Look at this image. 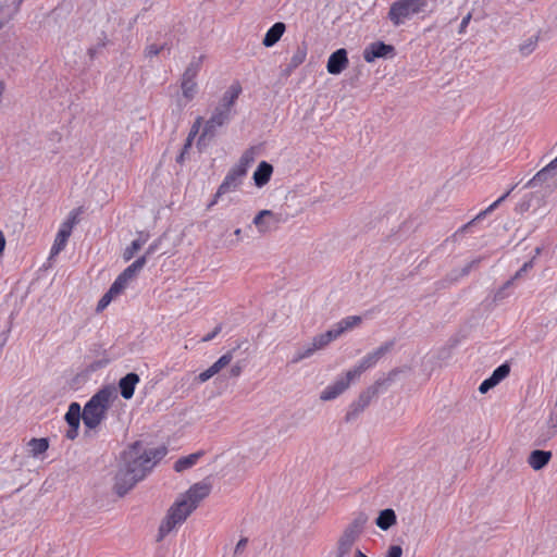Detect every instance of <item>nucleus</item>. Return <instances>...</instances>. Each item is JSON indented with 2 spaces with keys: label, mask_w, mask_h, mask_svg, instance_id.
<instances>
[{
  "label": "nucleus",
  "mask_w": 557,
  "mask_h": 557,
  "mask_svg": "<svg viewBox=\"0 0 557 557\" xmlns=\"http://www.w3.org/2000/svg\"><path fill=\"white\" fill-rule=\"evenodd\" d=\"M154 246L147 248L143 255H140L131 265H128L123 272L126 273L132 281H135L139 272L143 270L147 262V259L154 252Z\"/></svg>",
  "instance_id": "obj_18"
},
{
  "label": "nucleus",
  "mask_w": 557,
  "mask_h": 557,
  "mask_svg": "<svg viewBox=\"0 0 557 557\" xmlns=\"http://www.w3.org/2000/svg\"><path fill=\"white\" fill-rule=\"evenodd\" d=\"M164 47H165L164 45H162V46H158L156 44L148 45L145 49V57L153 58V57L158 55L164 49Z\"/></svg>",
  "instance_id": "obj_45"
},
{
  "label": "nucleus",
  "mask_w": 557,
  "mask_h": 557,
  "mask_svg": "<svg viewBox=\"0 0 557 557\" xmlns=\"http://www.w3.org/2000/svg\"><path fill=\"white\" fill-rule=\"evenodd\" d=\"M265 219H270L274 221V214L270 210L260 211L253 219V223L260 231H267L268 226L264 224Z\"/></svg>",
  "instance_id": "obj_38"
},
{
  "label": "nucleus",
  "mask_w": 557,
  "mask_h": 557,
  "mask_svg": "<svg viewBox=\"0 0 557 557\" xmlns=\"http://www.w3.org/2000/svg\"><path fill=\"white\" fill-rule=\"evenodd\" d=\"M233 360V352L232 351H228L226 352L225 355H223L222 357H220L215 362H214V366H216L218 370H222L224 369L226 366H228L231 363V361Z\"/></svg>",
  "instance_id": "obj_43"
},
{
  "label": "nucleus",
  "mask_w": 557,
  "mask_h": 557,
  "mask_svg": "<svg viewBox=\"0 0 557 557\" xmlns=\"http://www.w3.org/2000/svg\"><path fill=\"white\" fill-rule=\"evenodd\" d=\"M478 261L476 260H473L472 262H470L468 265H466L463 269H462V275H467L470 271V269Z\"/></svg>",
  "instance_id": "obj_58"
},
{
  "label": "nucleus",
  "mask_w": 557,
  "mask_h": 557,
  "mask_svg": "<svg viewBox=\"0 0 557 557\" xmlns=\"http://www.w3.org/2000/svg\"><path fill=\"white\" fill-rule=\"evenodd\" d=\"M496 386V383L491 379H486L484 380L481 385L479 386V392L481 394H485L487 393L491 388L495 387Z\"/></svg>",
  "instance_id": "obj_47"
},
{
  "label": "nucleus",
  "mask_w": 557,
  "mask_h": 557,
  "mask_svg": "<svg viewBox=\"0 0 557 557\" xmlns=\"http://www.w3.org/2000/svg\"><path fill=\"white\" fill-rule=\"evenodd\" d=\"M552 170H554V168L549 166L548 164L547 166L539 171L530 181H528L524 187L532 188L535 187L539 182H544Z\"/></svg>",
  "instance_id": "obj_35"
},
{
  "label": "nucleus",
  "mask_w": 557,
  "mask_h": 557,
  "mask_svg": "<svg viewBox=\"0 0 557 557\" xmlns=\"http://www.w3.org/2000/svg\"><path fill=\"white\" fill-rule=\"evenodd\" d=\"M231 117V110L218 104L213 110L210 119L206 122L201 138L205 136H213L216 128L223 126Z\"/></svg>",
  "instance_id": "obj_10"
},
{
  "label": "nucleus",
  "mask_w": 557,
  "mask_h": 557,
  "mask_svg": "<svg viewBox=\"0 0 557 557\" xmlns=\"http://www.w3.org/2000/svg\"><path fill=\"white\" fill-rule=\"evenodd\" d=\"M166 455L165 447L149 448L140 442L134 443L121 456L114 478V491L125 495Z\"/></svg>",
  "instance_id": "obj_1"
},
{
  "label": "nucleus",
  "mask_w": 557,
  "mask_h": 557,
  "mask_svg": "<svg viewBox=\"0 0 557 557\" xmlns=\"http://www.w3.org/2000/svg\"><path fill=\"white\" fill-rule=\"evenodd\" d=\"M114 398L113 392L108 388L95 394L84 407L82 414L84 425L89 430L98 428L106 418L107 410Z\"/></svg>",
  "instance_id": "obj_2"
},
{
  "label": "nucleus",
  "mask_w": 557,
  "mask_h": 557,
  "mask_svg": "<svg viewBox=\"0 0 557 557\" xmlns=\"http://www.w3.org/2000/svg\"><path fill=\"white\" fill-rule=\"evenodd\" d=\"M550 458V451L536 449L530 454L528 463L533 470L539 471L549 462Z\"/></svg>",
  "instance_id": "obj_22"
},
{
  "label": "nucleus",
  "mask_w": 557,
  "mask_h": 557,
  "mask_svg": "<svg viewBox=\"0 0 557 557\" xmlns=\"http://www.w3.org/2000/svg\"><path fill=\"white\" fill-rule=\"evenodd\" d=\"M542 252V248L541 247H535L534 248V255L532 257V259L528 262H524L523 265L520 268V270H518L516 272V274L510 278L508 280L496 293H495V296H494V299L495 300H503L506 295H505V289L510 287L512 284H513V281L520 278L524 273H527L532 267H533V261L534 259L540 256Z\"/></svg>",
  "instance_id": "obj_15"
},
{
  "label": "nucleus",
  "mask_w": 557,
  "mask_h": 557,
  "mask_svg": "<svg viewBox=\"0 0 557 557\" xmlns=\"http://www.w3.org/2000/svg\"><path fill=\"white\" fill-rule=\"evenodd\" d=\"M317 349L313 347L312 342L299 348L293 356L292 362L298 363L304 359L310 358Z\"/></svg>",
  "instance_id": "obj_31"
},
{
  "label": "nucleus",
  "mask_w": 557,
  "mask_h": 557,
  "mask_svg": "<svg viewBox=\"0 0 557 557\" xmlns=\"http://www.w3.org/2000/svg\"><path fill=\"white\" fill-rule=\"evenodd\" d=\"M209 369V372H211L212 375H215L220 372V370H218L216 366H214V363L208 368Z\"/></svg>",
  "instance_id": "obj_61"
},
{
  "label": "nucleus",
  "mask_w": 557,
  "mask_h": 557,
  "mask_svg": "<svg viewBox=\"0 0 557 557\" xmlns=\"http://www.w3.org/2000/svg\"><path fill=\"white\" fill-rule=\"evenodd\" d=\"M242 92V86L239 83L232 84L227 90L223 94L219 104L232 111V107Z\"/></svg>",
  "instance_id": "obj_25"
},
{
  "label": "nucleus",
  "mask_w": 557,
  "mask_h": 557,
  "mask_svg": "<svg viewBox=\"0 0 557 557\" xmlns=\"http://www.w3.org/2000/svg\"><path fill=\"white\" fill-rule=\"evenodd\" d=\"M349 60L347 57V50L344 48L334 51L327 60L326 70L332 75H338L347 69Z\"/></svg>",
  "instance_id": "obj_14"
},
{
  "label": "nucleus",
  "mask_w": 557,
  "mask_h": 557,
  "mask_svg": "<svg viewBox=\"0 0 557 557\" xmlns=\"http://www.w3.org/2000/svg\"><path fill=\"white\" fill-rule=\"evenodd\" d=\"M140 248L141 246H129L125 249V251L123 252V258L125 261H128L131 260L132 258L136 257L137 258L141 255L140 253Z\"/></svg>",
  "instance_id": "obj_46"
},
{
  "label": "nucleus",
  "mask_w": 557,
  "mask_h": 557,
  "mask_svg": "<svg viewBox=\"0 0 557 557\" xmlns=\"http://www.w3.org/2000/svg\"><path fill=\"white\" fill-rule=\"evenodd\" d=\"M337 338L333 329L331 327L325 333L319 334L312 338L313 347L318 350L325 348L331 342Z\"/></svg>",
  "instance_id": "obj_28"
},
{
  "label": "nucleus",
  "mask_w": 557,
  "mask_h": 557,
  "mask_svg": "<svg viewBox=\"0 0 557 557\" xmlns=\"http://www.w3.org/2000/svg\"><path fill=\"white\" fill-rule=\"evenodd\" d=\"M106 46V40L103 39L101 42H99L97 46L95 47H90L87 51L88 55L94 59L96 57V54L98 53V50L100 48H103Z\"/></svg>",
  "instance_id": "obj_51"
},
{
  "label": "nucleus",
  "mask_w": 557,
  "mask_h": 557,
  "mask_svg": "<svg viewBox=\"0 0 557 557\" xmlns=\"http://www.w3.org/2000/svg\"><path fill=\"white\" fill-rule=\"evenodd\" d=\"M472 18V13L469 12L462 20L458 28L459 34H465L467 30V27Z\"/></svg>",
  "instance_id": "obj_49"
},
{
  "label": "nucleus",
  "mask_w": 557,
  "mask_h": 557,
  "mask_svg": "<svg viewBox=\"0 0 557 557\" xmlns=\"http://www.w3.org/2000/svg\"><path fill=\"white\" fill-rule=\"evenodd\" d=\"M396 523V513L393 509H384L379 513L375 524L383 531L388 530Z\"/></svg>",
  "instance_id": "obj_27"
},
{
  "label": "nucleus",
  "mask_w": 557,
  "mask_h": 557,
  "mask_svg": "<svg viewBox=\"0 0 557 557\" xmlns=\"http://www.w3.org/2000/svg\"><path fill=\"white\" fill-rule=\"evenodd\" d=\"M201 123H202V117H200V116L197 117V120L195 121V123H194V125L191 127V131L189 133L188 143L190 141L191 137L195 136L198 133Z\"/></svg>",
  "instance_id": "obj_50"
},
{
  "label": "nucleus",
  "mask_w": 557,
  "mask_h": 557,
  "mask_svg": "<svg viewBox=\"0 0 557 557\" xmlns=\"http://www.w3.org/2000/svg\"><path fill=\"white\" fill-rule=\"evenodd\" d=\"M139 382V376L136 373H128L119 382L121 395L124 399H131L134 395L136 385Z\"/></svg>",
  "instance_id": "obj_20"
},
{
  "label": "nucleus",
  "mask_w": 557,
  "mask_h": 557,
  "mask_svg": "<svg viewBox=\"0 0 557 557\" xmlns=\"http://www.w3.org/2000/svg\"><path fill=\"white\" fill-rule=\"evenodd\" d=\"M83 412H81V407L76 403H72L69 407V410L65 414V420L69 423L70 428H78L79 421Z\"/></svg>",
  "instance_id": "obj_29"
},
{
  "label": "nucleus",
  "mask_w": 557,
  "mask_h": 557,
  "mask_svg": "<svg viewBox=\"0 0 557 557\" xmlns=\"http://www.w3.org/2000/svg\"><path fill=\"white\" fill-rule=\"evenodd\" d=\"M510 367L507 363H504L496 368L492 375L490 376L496 385L499 384L504 379H506L509 375Z\"/></svg>",
  "instance_id": "obj_39"
},
{
  "label": "nucleus",
  "mask_w": 557,
  "mask_h": 557,
  "mask_svg": "<svg viewBox=\"0 0 557 557\" xmlns=\"http://www.w3.org/2000/svg\"><path fill=\"white\" fill-rule=\"evenodd\" d=\"M242 373V367L237 363L232 366L231 368V375L232 376H238Z\"/></svg>",
  "instance_id": "obj_55"
},
{
  "label": "nucleus",
  "mask_w": 557,
  "mask_h": 557,
  "mask_svg": "<svg viewBox=\"0 0 557 557\" xmlns=\"http://www.w3.org/2000/svg\"><path fill=\"white\" fill-rule=\"evenodd\" d=\"M211 491V486L208 483L200 482L194 484L182 497L194 510L197 508L199 503L206 498Z\"/></svg>",
  "instance_id": "obj_11"
},
{
  "label": "nucleus",
  "mask_w": 557,
  "mask_h": 557,
  "mask_svg": "<svg viewBox=\"0 0 557 557\" xmlns=\"http://www.w3.org/2000/svg\"><path fill=\"white\" fill-rule=\"evenodd\" d=\"M203 55L193 58L184 71L181 81L182 94L187 100H191L198 90L196 77L200 71Z\"/></svg>",
  "instance_id": "obj_6"
},
{
  "label": "nucleus",
  "mask_w": 557,
  "mask_h": 557,
  "mask_svg": "<svg viewBox=\"0 0 557 557\" xmlns=\"http://www.w3.org/2000/svg\"><path fill=\"white\" fill-rule=\"evenodd\" d=\"M28 446L33 456H38L48 449L49 444L46 438H33L29 441Z\"/></svg>",
  "instance_id": "obj_33"
},
{
  "label": "nucleus",
  "mask_w": 557,
  "mask_h": 557,
  "mask_svg": "<svg viewBox=\"0 0 557 557\" xmlns=\"http://www.w3.org/2000/svg\"><path fill=\"white\" fill-rule=\"evenodd\" d=\"M362 322V318L360 315H349L337 323H335L332 329L334 333L336 334L337 338L342 336L347 331H350L357 326H359Z\"/></svg>",
  "instance_id": "obj_21"
},
{
  "label": "nucleus",
  "mask_w": 557,
  "mask_h": 557,
  "mask_svg": "<svg viewBox=\"0 0 557 557\" xmlns=\"http://www.w3.org/2000/svg\"><path fill=\"white\" fill-rule=\"evenodd\" d=\"M356 380L355 376L349 375V370L342 376L337 377L335 382L327 385L320 394V399L323 401H330L337 398L345 391H347L350 384Z\"/></svg>",
  "instance_id": "obj_9"
},
{
  "label": "nucleus",
  "mask_w": 557,
  "mask_h": 557,
  "mask_svg": "<svg viewBox=\"0 0 557 557\" xmlns=\"http://www.w3.org/2000/svg\"><path fill=\"white\" fill-rule=\"evenodd\" d=\"M81 213H82L81 208L74 209L69 213L66 220L61 224V226L55 235L53 244H65L66 243V240L69 239V237L72 233L74 225H76L79 221Z\"/></svg>",
  "instance_id": "obj_13"
},
{
  "label": "nucleus",
  "mask_w": 557,
  "mask_h": 557,
  "mask_svg": "<svg viewBox=\"0 0 557 557\" xmlns=\"http://www.w3.org/2000/svg\"><path fill=\"white\" fill-rule=\"evenodd\" d=\"M517 187V184L511 186L506 193H504L499 198H497L494 202H492L488 207H486L484 210H481V212L484 214L485 218H487L491 213H493L513 191V189Z\"/></svg>",
  "instance_id": "obj_32"
},
{
  "label": "nucleus",
  "mask_w": 557,
  "mask_h": 557,
  "mask_svg": "<svg viewBox=\"0 0 557 557\" xmlns=\"http://www.w3.org/2000/svg\"><path fill=\"white\" fill-rule=\"evenodd\" d=\"M246 543H247V540H246V539H242V540L237 543V545H236V549H235V550H236V553H237L239 549H242L243 547H245Z\"/></svg>",
  "instance_id": "obj_59"
},
{
  "label": "nucleus",
  "mask_w": 557,
  "mask_h": 557,
  "mask_svg": "<svg viewBox=\"0 0 557 557\" xmlns=\"http://www.w3.org/2000/svg\"><path fill=\"white\" fill-rule=\"evenodd\" d=\"M221 327L218 326L214 329L213 332L209 333L208 335H206L203 338H202V342H209L211 341L212 338H214L216 336V334L220 332Z\"/></svg>",
  "instance_id": "obj_54"
},
{
  "label": "nucleus",
  "mask_w": 557,
  "mask_h": 557,
  "mask_svg": "<svg viewBox=\"0 0 557 557\" xmlns=\"http://www.w3.org/2000/svg\"><path fill=\"white\" fill-rule=\"evenodd\" d=\"M285 24L282 22L275 23L267 33L262 40L263 46L272 47L274 46L283 36L285 32Z\"/></svg>",
  "instance_id": "obj_24"
},
{
  "label": "nucleus",
  "mask_w": 557,
  "mask_h": 557,
  "mask_svg": "<svg viewBox=\"0 0 557 557\" xmlns=\"http://www.w3.org/2000/svg\"><path fill=\"white\" fill-rule=\"evenodd\" d=\"M539 37L532 36L525 39L522 44L519 45V51L522 55H529L534 51L537 46Z\"/></svg>",
  "instance_id": "obj_37"
},
{
  "label": "nucleus",
  "mask_w": 557,
  "mask_h": 557,
  "mask_svg": "<svg viewBox=\"0 0 557 557\" xmlns=\"http://www.w3.org/2000/svg\"><path fill=\"white\" fill-rule=\"evenodd\" d=\"M193 511L194 509L182 497L177 498L159 527V540H162L177 525L182 524Z\"/></svg>",
  "instance_id": "obj_5"
},
{
  "label": "nucleus",
  "mask_w": 557,
  "mask_h": 557,
  "mask_svg": "<svg viewBox=\"0 0 557 557\" xmlns=\"http://www.w3.org/2000/svg\"><path fill=\"white\" fill-rule=\"evenodd\" d=\"M246 175L244 173L232 166L227 172L224 181L219 186L213 200L208 205V208L210 209L212 206H214L221 196L235 191L242 185L243 178Z\"/></svg>",
  "instance_id": "obj_8"
},
{
  "label": "nucleus",
  "mask_w": 557,
  "mask_h": 557,
  "mask_svg": "<svg viewBox=\"0 0 557 557\" xmlns=\"http://www.w3.org/2000/svg\"><path fill=\"white\" fill-rule=\"evenodd\" d=\"M403 548L399 545H392L386 552L385 557H401Z\"/></svg>",
  "instance_id": "obj_48"
},
{
  "label": "nucleus",
  "mask_w": 557,
  "mask_h": 557,
  "mask_svg": "<svg viewBox=\"0 0 557 557\" xmlns=\"http://www.w3.org/2000/svg\"><path fill=\"white\" fill-rule=\"evenodd\" d=\"M549 166L556 169L557 168V157L549 163Z\"/></svg>",
  "instance_id": "obj_64"
},
{
  "label": "nucleus",
  "mask_w": 557,
  "mask_h": 557,
  "mask_svg": "<svg viewBox=\"0 0 557 557\" xmlns=\"http://www.w3.org/2000/svg\"><path fill=\"white\" fill-rule=\"evenodd\" d=\"M273 173V166L267 161H261L253 173V182L256 186L262 187L269 183Z\"/></svg>",
  "instance_id": "obj_23"
},
{
  "label": "nucleus",
  "mask_w": 557,
  "mask_h": 557,
  "mask_svg": "<svg viewBox=\"0 0 557 557\" xmlns=\"http://www.w3.org/2000/svg\"><path fill=\"white\" fill-rule=\"evenodd\" d=\"M428 0H396L388 9L387 18L394 27L406 24L414 15L424 13Z\"/></svg>",
  "instance_id": "obj_3"
},
{
  "label": "nucleus",
  "mask_w": 557,
  "mask_h": 557,
  "mask_svg": "<svg viewBox=\"0 0 557 557\" xmlns=\"http://www.w3.org/2000/svg\"><path fill=\"white\" fill-rule=\"evenodd\" d=\"M209 369V372H211L212 375H215L220 372V370H218L216 366H214V363L208 368Z\"/></svg>",
  "instance_id": "obj_60"
},
{
  "label": "nucleus",
  "mask_w": 557,
  "mask_h": 557,
  "mask_svg": "<svg viewBox=\"0 0 557 557\" xmlns=\"http://www.w3.org/2000/svg\"><path fill=\"white\" fill-rule=\"evenodd\" d=\"M307 50L305 48L298 47L296 52L290 58V62L288 64V70H294L298 67L306 59Z\"/></svg>",
  "instance_id": "obj_40"
},
{
  "label": "nucleus",
  "mask_w": 557,
  "mask_h": 557,
  "mask_svg": "<svg viewBox=\"0 0 557 557\" xmlns=\"http://www.w3.org/2000/svg\"><path fill=\"white\" fill-rule=\"evenodd\" d=\"M154 246L147 248L143 255H140L131 265H128L123 272L126 273L132 281H135L139 272L143 270L147 262V259L154 252Z\"/></svg>",
  "instance_id": "obj_19"
},
{
  "label": "nucleus",
  "mask_w": 557,
  "mask_h": 557,
  "mask_svg": "<svg viewBox=\"0 0 557 557\" xmlns=\"http://www.w3.org/2000/svg\"><path fill=\"white\" fill-rule=\"evenodd\" d=\"M395 48L383 41H375L367 46L363 50V59L368 63L374 62L379 58H386L394 54Z\"/></svg>",
  "instance_id": "obj_12"
},
{
  "label": "nucleus",
  "mask_w": 557,
  "mask_h": 557,
  "mask_svg": "<svg viewBox=\"0 0 557 557\" xmlns=\"http://www.w3.org/2000/svg\"><path fill=\"white\" fill-rule=\"evenodd\" d=\"M119 295H121V293L114 290V287L111 285L109 290L99 300L97 305V310L102 311L103 309H106L110 305V302Z\"/></svg>",
  "instance_id": "obj_36"
},
{
  "label": "nucleus",
  "mask_w": 557,
  "mask_h": 557,
  "mask_svg": "<svg viewBox=\"0 0 557 557\" xmlns=\"http://www.w3.org/2000/svg\"><path fill=\"white\" fill-rule=\"evenodd\" d=\"M62 249V246H52V249L50 251V256H49V259H52L54 258L57 255H59V252L61 251Z\"/></svg>",
  "instance_id": "obj_57"
},
{
  "label": "nucleus",
  "mask_w": 557,
  "mask_h": 557,
  "mask_svg": "<svg viewBox=\"0 0 557 557\" xmlns=\"http://www.w3.org/2000/svg\"><path fill=\"white\" fill-rule=\"evenodd\" d=\"M367 521L368 517L360 513L345 528L337 542V557H347L349 555L354 544L362 534Z\"/></svg>",
  "instance_id": "obj_4"
},
{
  "label": "nucleus",
  "mask_w": 557,
  "mask_h": 557,
  "mask_svg": "<svg viewBox=\"0 0 557 557\" xmlns=\"http://www.w3.org/2000/svg\"><path fill=\"white\" fill-rule=\"evenodd\" d=\"M23 1L24 0H13V5H14L15 11L20 10V7L23 3Z\"/></svg>",
  "instance_id": "obj_62"
},
{
  "label": "nucleus",
  "mask_w": 557,
  "mask_h": 557,
  "mask_svg": "<svg viewBox=\"0 0 557 557\" xmlns=\"http://www.w3.org/2000/svg\"><path fill=\"white\" fill-rule=\"evenodd\" d=\"M253 161L255 151L253 149H248L242 154V157L239 158L238 162L234 165V168L246 175L248 168L250 166L251 163H253Z\"/></svg>",
  "instance_id": "obj_30"
},
{
  "label": "nucleus",
  "mask_w": 557,
  "mask_h": 557,
  "mask_svg": "<svg viewBox=\"0 0 557 557\" xmlns=\"http://www.w3.org/2000/svg\"><path fill=\"white\" fill-rule=\"evenodd\" d=\"M77 430L78 428H70V430L66 433L67 438L74 440L77 436Z\"/></svg>",
  "instance_id": "obj_56"
},
{
  "label": "nucleus",
  "mask_w": 557,
  "mask_h": 557,
  "mask_svg": "<svg viewBox=\"0 0 557 557\" xmlns=\"http://www.w3.org/2000/svg\"><path fill=\"white\" fill-rule=\"evenodd\" d=\"M486 218L484 214L480 211L476 213L469 222L461 225L453 235H451V242H462L468 239V235H471L474 233V230L479 226L480 223H482Z\"/></svg>",
  "instance_id": "obj_16"
},
{
  "label": "nucleus",
  "mask_w": 557,
  "mask_h": 557,
  "mask_svg": "<svg viewBox=\"0 0 557 557\" xmlns=\"http://www.w3.org/2000/svg\"><path fill=\"white\" fill-rule=\"evenodd\" d=\"M394 346V342H387L368 352L360 361L349 370V375L356 380L368 369L373 368Z\"/></svg>",
  "instance_id": "obj_7"
},
{
  "label": "nucleus",
  "mask_w": 557,
  "mask_h": 557,
  "mask_svg": "<svg viewBox=\"0 0 557 557\" xmlns=\"http://www.w3.org/2000/svg\"><path fill=\"white\" fill-rule=\"evenodd\" d=\"M203 456V451H196L188 456L180 458L175 465L174 470L176 472H183L197 463V461Z\"/></svg>",
  "instance_id": "obj_26"
},
{
  "label": "nucleus",
  "mask_w": 557,
  "mask_h": 557,
  "mask_svg": "<svg viewBox=\"0 0 557 557\" xmlns=\"http://www.w3.org/2000/svg\"><path fill=\"white\" fill-rule=\"evenodd\" d=\"M233 360V352L232 351H228L226 352L225 355H223L222 357H220L215 362H214V366H216L218 370H222L224 369L226 366H228L231 363V361Z\"/></svg>",
  "instance_id": "obj_44"
},
{
  "label": "nucleus",
  "mask_w": 557,
  "mask_h": 557,
  "mask_svg": "<svg viewBox=\"0 0 557 557\" xmlns=\"http://www.w3.org/2000/svg\"><path fill=\"white\" fill-rule=\"evenodd\" d=\"M552 170H554V168L549 166L548 164L547 166L539 171L530 181H528L524 187L532 188L535 187L539 182H544Z\"/></svg>",
  "instance_id": "obj_34"
},
{
  "label": "nucleus",
  "mask_w": 557,
  "mask_h": 557,
  "mask_svg": "<svg viewBox=\"0 0 557 557\" xmlns=\"http://www.w3.org/2000/svg\"><path fill=\"white\" fill-rule=\"evenodd\" d=\"M213 375L211 374V372H209V369L205 370L203 372H201L198 376H197V381L199 383H205L207 382L208 380H210Z\"/></svg>",
  "instance_id": "obj_52"
},
{
  "label": "nucleus",
  "mask_w": 557,
  "mask_h": 557,
  "mask_svg": "<svg viewBox=\"0 0 557 557\" xmlns=\"http://www.w3.org/2000/svg\"><path fill=\"white\" fill-rule=\"evenodd\" d=\"M532 200H533V195L532 194H528L525 195L517 205H516V208H515V211L517 213H520V214H523L524 212H527L530 208H531V205H532Z\"/></svg>",
  "instance_id": "obj_42"
},
{
  "label": "nucleus",
  "mask_w": 557,
  "mask_h": 557,
  "mask_svg": "<svg viewBox=\"0 0 557 557\" xmlns=\"http://www.w3.org/2000/svg\"><path fill=\"white\" fill-rule=\"evenodd\" d=\"M376 391L374 388H368L362 392L358 398L350 405L349 411L347 412V419L350 420L361 413L371 403L372 398L375 396Z\"/></svg>",
  "instance_id": "obj_17"
},
{
  "label": "nucleus",
  "mask_w": 557,
  "mask_h": 557,
  "mask_svg": "<svg viewBox=\"0 0 557 557\" xmlns=\"http://www.w3.org/2000/svg\"><path fill=\"white\" fill-rule=\"evenodd\" d=\"M213 375L211 374V372H209V369L205 370L203 372H201L198 376H197V381L199 383H205L207 382L208 380H210Z\"/></svg>",
  "instance_id": "obj_53"
},
{
  "label": "nucleus",
  "mask_w": 557,
  "mask_h": 557,
  "mask_svg": "<svg viewBox=\"0 0 557 557\" xmlns=\"http://www.w3.org/2000/svg\"><path fill=\"white\" fill-rule=\"evenodd\" d=\"M133 281L126 276L125 272H122L113 282L112 286L114 287V290H117L119 293H123L126 287L132 283Z\"/></svg>",
  "instance_id": "obj_41"
},
{
  "label": "nucleus",
  "mask_w": 557,
  "mask_h": 557,
  "mask_svg": "<svg viewBox=\"0 0 557 557\" xmlns=\"http://www.w3.org/2000/svg\"><path fill=\"white\" fill-rule=\"evenodd\" d=\"M355 557H367V556L360 549H356Z\"/></svg>",
  "instance_id": "obj_63"
}]
</instances>
